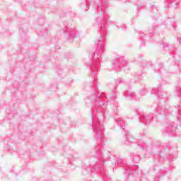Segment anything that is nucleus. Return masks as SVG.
I'll list each match as a JSON object with an SVG mask.
<instances>
[{
  "label": "nucleus",
  "mask_w": 181,
  "mask_h": 181,
  "mask_svg": "<svg viewBox=\"0 0 181 181\" xmlns=\"http://www.w3.org/2000/svg\"><path fill=\"white\" fill-rule=\"evenodd\" d=\"M179 2H180V0H175V9H176V8H177V6L180 4Z\"/></svg>",
  "instance_id": "dca6fc26"
},
{
  "label": "nucleus",
  "mask_w": 181,
  "mask_h": 181,
  "mask_svg": "<svg viewBox=\"0 0 181 181\" xmlns=\"http://www.w3.org/2000/svg\"><path fill=\"white\" fill-rule=\"evenodd\" d=\"M126 135V140L127 142H132V144L136 142V141H135V138H134V136H132L131 134H125Z\"/></svg>",
  "instance_id": "9b49d317"
},
{
  "label": "nucleus",
  "mask_w": 181,
  "mask_h": 181,
  "mask_svg": "<svg viewBox=\"0 0 181 181\" xmlns=\"http://www.w3.org/2000/svg\"><path fill=\"white\" fill-rule=\"evenodd\" d=\"M151 94H155L156 95H158L160 100H162V98H163V95L162 94V92L158 89V88H153L151 90Z\"/></svg>",
  "instance_id": "6e6552de"
},
{
  "label": "nucleus",
  "mask_w": 181,
  "mask_h": 181,
  "mask_svg": "<svg viewBox=\"0 0 181 181\" xmlns=\"http://www.w3.org/2000/svg\"><path fill=\"white\" fill-rule=\"evenodd\" d=\"M124 95L127 100H134L135 101H139V100H141V98L138 97L136 94H135V92L131 90L124 91Z\"/></svg>",
  "instance_id": "423d86ee"
},
{
  "label": "nucleus",
  "mask_w": 181,
  "mask_h": 181,
  "mask_svg": "<svg viewBox=\"0 0 181 181\" xmlns=\"http://www.w3.org/2000/svg\"><path fill=\"white\" fill-rule=\"evenodd\" d=\"M177 40L181 43V35L180 37H177Z\"/></svg>",
  "instance_id": "6ab92c4d"
},
{
  "label": "nucleus",
  "mask_w": 181,
  "mask_h": 181,
  "mask_svg": "<svg viewBox=\"0 0 181 181\" xmlns=\"http://www.w3.org/2000/svg\"><path fill=\"white\" fill-rule=\"evenodd\" d=\"M128 62L125 60L124 57H120L119 58L116 59L112 68L116 70V71H119L122 67H127Z\"/></svg>",
  "instance_id": "20e7f679"
},
{
  "label": "nucleus",
  "mask_w": 181,
  "mask_h": 181,
  "mask_svg": "<svg viewBox=\"0 0 181 181\" xmlns=\"http://www.w3.org/2000/svg\"><path fill=\"white\" fill-rule=\"evenodd\" d=\"M104 166V162L100 161V163L99 164V168H100V172H104V168H103Z\"/></svg>",
  "instance_id": "2eb2a0df"
},
{
  "label": "nucleus",
  "mask_w": 181,
  "mask_h": 181,
  "mask_svg": "<svg viewBox=\"0 0 181 181\" xmlns=\"http://www.w3.org/2000/svg\"><path fill=\"white\" fill-rule=\"evenodd\" d=\"M115 92H114L112 97L107 98L105 93H100L98 89L93 90L86 103V104H91L95 105L92 109L91 117L93 119V124L92 125V129L95 132L98 138V146L95 147V151L100 152L101 146L104 142H105V139H104V122L99 121L98 117H103L105 112L103 110L107 108L108 103L111 100H114L116 98Z\"/></svg>",
  "instance_id": "f257e3e1"
},
{
  "label": "nucleus",
  "mask_w": 181,
  "mask_h": 181,
  "mask_svg": "<svg viewBox=\"0 0 181 181\" xmlns=\"http://www.w3.org/2000/svg\"><path fill=\"white\" fill-rule=\"evenodd\" d=\"M133 160L134 162H136V163L139 162V157H138L137 158H133Z\"/></svg>",
  "instance_id": "f3484780"
},
{
  "label": "nucleus",
  "mask_w": 181,
  "mask_h": 181,
  "mask_svg": "<svg viewBox=\"0 0 181 181\" xmlns=\"http://www.w3.org/2000/svg\"><path fill=\"white\" fill-rule=\"evenodd\" d=\"M138 146L141 148V149L145 150L146 149V143H142L141 141L138 142Z\"/></svg>",
  "instance_id": "f8f14e48"
},
{
  "label": "nucleus",
  "mask_w": 181,
  "mask_h": 181,
  "mask_svg": "<svg viewBox=\"0 0 181 181\" xmlns=\"http://www.w3.org/2000/svg\"><path fill=\"white\" fill-rule=\"evenodd\" d=\"M157 114H160L161 115L163 114H166L168 112V110L165 107L158 106L156 109Z\"/></svg>",
  "instance_id": "9d476101"
},
{
  "label": "nucleus",
  "mask_w": 181,
  "mask_h": 181,
  "mask_svg": "<svg viewBox=\"0 0 181 181\" xmlns=\"http://www.w3.org/2000/svg\"><path fill=\"white\" fill-rule=\"evenodd\" d=\"M116 124L119 128H122V129H125V122L122 119V118L119 117L116 119Z\"/></svg>",
  "instance_id": "1a4fd4ad"
},
{
  "label": "nucleus",
  "mask_w": 181,
  "mask_h": 181,
  "mask_svg": "<svg viewBox=\"0 0 181 181\" xmlns=\"http://www.w3.org/2000/svg\"><path fill=\"white\" fill-rule=\"evenodd\" d=\"M98 12H100L101 15L96 18V23L100 27V38L95 43L96 50L94 52L93 58L89 67L92 71V76H95L97 71L100 69V59H101V53L103 50H105L104 43L105 42V35H107V27L104 24V22H107L110 18V16L105 11L101 8V6L98 5Z\"/></svg>",
  "instance_id": "f03ea898"
},
{
  "label": "nucleus",
  "mask_w": 181,
  "mask_h": 181,
  "mask_svg": "<svg viewBox=\"0 0 181 181\" xmlns=\"http://www.w3.org/2000/svg\"><path fill=\"white\" fill-rule=\"evenodd\" d=\"M146 94H148V89L143 88L140 90V95H141V97L144 95H146Z\"/></svg>",
  "instance_id": "ddd939ff"
},
{
  "label": "nucleus",
  "mask_w": 181,
  "mask_h": 181,
  "mask_svg": "<svg viewBox=\"0 0 181 181\" xmlns=\"http://www.w3.org/2000/svg\"><path fill=\"white\" fill-rule=\"evenodd\" d=\"M64 33H66V35H69V40H72V39H74L75 37H77V36H78V33H77V31L75 29L67 26L65 27Z\"/></svg>",
  "instance_id": "39448f33"
},
{
  "label": "nucleus",
  "mask_w": 181,
  "mask_h": 181,
  "mask_svg": "<svg viewBox=\"0 0 181 181\" xmlns=\"http://www.w3.org/2000/svg\"><path fill=\"white\" fill-rule=\"evenodd\" d=\"M139 78H140V79L142 78V76H139Z\"/></svg>",
  "instance_id": "412c9836"
},
{
  "label": "nucleus",
  "mask_w": 181,
  "mask_h": 181,
  "mask_svg": "<svg viewBox=\"0 0 181 181\" xmlns=\"http://www.w3.org/2000/svg\"><path fill=\"white\" fill-rule=\"evenodd\" d=\"M99 1H100V2L103 4V5H105V4H107V0H99Z\"/></svg>",
  "instance_id": "a211bd4d"
},
{
  "label": "nucleus",
  "mask_w": 181,
  "mask_h": 181,
  "mask_svg": "<svg viewBox=\"0 0 181 181\" xmlns=\"http://www.w3.org/2000/svg\"><path fill=\"white\" fill-rule=\"evenodd\" d=\"M116 83H121V81H119V80H116Z\"/></svg>",
  "instance_id": "aec40b11"
},
{
  "label": "nucleus",
  "mask_w": 181,
  "mask_h": 181,
  "mask_svg": "<svg viewBox=\"0 0 181 181\" xmlns=\"http://www.w3.org/2000/svg\"><path fill=\"white\" fill-rule=\"evenodd\" d=\"M152 119H153V116L149 115H142L139 117L140 122H143L145 125H149L152 122Z\"/></svg>",
  "instance_id": "0eeeda50"
},
{
  "label": "nucleus",
  "mask_w": 181,
  "mask_h": 181,
  "mask_svg": "<svg viewBox=\"0 0 181 181\" xmlns=\"http://www.w3.org/2000/svg\"><path fill=\"white\" fill-rule=\"evenodd\" d=\"M123 160L121 158L117 159V165L118 166H122Z\"/></svg>",
  "instance_id": "4468645a"
},
{
  "label": "nucleus",
  "mask_w": 181,
  "mask_h": 181,
  "mask_svg": "<svg viewBox=\"0 0 181 181\" xmlns=\"http://www.w3.org/2000/svg\"><path fill=\"white\" fill-rule=\"evenodd\" d=\"M176 124L173 122L170 124H168L166 128L163 129L162 131L163 135L164 136H178L179 134H176Z\"/></svg>",
  "instance_id": "7ed1b4c3"
}]
</instances>
